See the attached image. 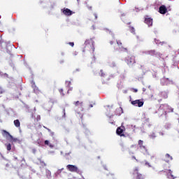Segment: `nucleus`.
Returning a JSON list of instances; mask_svg holds the SVG:
<instances>
[{
	"label": "nucleus",
	"mask_w": 179,
	"mask_h": 179,
	"mask_svg": "<svg viewBox=\"0 0 179 179\" xmlns=\"http://www.w3.org/2000/svg\"><path fill=\"white\" fill-rule=\"evenodd\" d=\"M85 46L83 50V52H85V51H91L92 52H94V41H93L92 38L85 41Z\"/></svg>",
	"instance_id": "f257e3e1"
},
{
	"label": "nucleus",
	"mask_w": 179,
	"mask_h": 179,
	"mask_svg": "<svg viewBox=\"0 0 179 179\" xmlns=\"http://www.w3.org/2000/svg\"><path fill=\"white\" fill-rule=\"evenodd\" d=\"M138 143L139 149L141 153H143V155H144L145 156H150V153H149V150H148L146 146L143 145V141L139 140L138 141Z\"/></svg>",
	"instance_id": "f03ea898"
},
{
	"label": "nucleus",
	"mask_w": 179,
	"mask_h": 179,
	"mask_svg": "<svg viewBox=\"0 0 179 179\" xmlns=\"http://www.w3.org/2000/svg\"><path fill=\"white\" fill-rule=\"evenodd\" d=\"M125 62L127 64V65H134V64H136V62L135 61V56L134 55H129L125 58Z\"/></svg>",
	"instance_id": "7ed1b4c3"
},
{
	"label": "nucleus",
	"mask_w": 179,
	"mask_h": 179,
	"mask_svg": "<svg viewBox=\"0 0 179 179\" xmlns=\"http://www.w3.org/2000/svg\"><path fill=\"white\" fill-rule=\"evenodd\" d=\"M133 176H136V179H143V175L139 173V168L135 167L132 173Z\"/></svg>",
	"instance_id": "20e7f679"
},
{
	"label": "nucleus",
	"mask_w": 179,
	"mask_h": 179,
	"mask_svg": "<svg viewBox=\"0 0 179 179\" xmlns=\"http://www.w3.org/2000/svg\"><path fill=\"white\" fill-rule=\"evenodd\" d=\"M66 169L71 173H79V169L75 165L69 164L66 166Z\"/></svg>",
	"instance_id": "39448f33"
},
{
	"label": "nucleus",
	"mask_w": 179,
	"mask_h": 179,
	"mask_svg": "<svg viewBox=\"0 0 179 179\" xmlns=\"http://www.w3.org/2000/svg\"><path fill=\"white\" fill-rule=\"evenodd\" d=\"M144 103L145 102H143L141 99H136L131 101L132 106H135L136 107H143Z\"/></svg>",
	"instance_id": "423d86ee"
},
{
	"label": "nucleus",
	"mask_w": 179,
	"mask_h": 179,
	"mask_svg": "<svg viewBox=\"0 0 179 179\" xmlns=\"http://www.w3.org/2000/svg\"><path fill=\"white\" fill-rule=\"evenodd\" d=\"M145 23L148 24L149 27H150V26H153V19L146 16L145 18Z\"/></svg>",
	"instance_id": "0eeeda50"
},
{
	"label": "nucleus",
	"mask_w": 179,
	"mask_h": 179,
	"mask_svg": "<svg viewBox=\"0 0 179 179\" xmlns=\"http://www.w3.org/2000/svg\"><path fill=\"white\" fill-rule=\"evenodd\" d=\"M62 11L66 16H71V15H73V12H72L69 8H63L62 9Z\"/></svg>",
	"instance_id": "6e6552de"
},
{
	"label": "nucleus",
	"mask_w": 179,
	"mask_h": 179,
	"mask_svg": "<svg viewBox=\"0 0 179 179\" xmlns=\"http://www.w3.org/2000/svg\"><path fill=\"white\" fill-rule=\"evenodd\" d=\"M117 44L119 46L120 51H124V52H128V48H124L122 46V42H121V41H117Z\"/></svg>",
	"instance_id": "1a4fd4ad"
},
{
	"label": "nucleus",
	"mask_w": 179,
	"mask_h": 179,
	"mask_svg": "<svg viewBox=\"0 0 179 179\" xmlns=\"http://www.w3.org/2000/svg\"><path fill=\"white\" fill-rule=\"evenodd\" d=\"M159 13H161V15H166V13H167V8H166V6L162 5L159 7Z\"/></svg>",
	"instance_id": "9d476101"
},
{
	"label": "nucleus",
	"mask_w": 179,
	"mask_h": 179,
	"mask_svg": "<svg viewBox=\"0 0 179 179\" xmlns=\"http://www.w3.org/2000/svg\"><path fill=\"white\" fill-rule=\"evenodd\" d=\"M159 110H163L165 114H167V112L169 111V105L162 104L159 107Z\"/></svg>",
	"instance_id": "9b49d317"
},
{
	"label": "nucleus",
	"mask_w": 179,
	"mask_h": 179,
	"mask_svg": "<svg viewBox=\"0 0 179 179\" xmlns=\"http://www.w3.org/2000/svg\"><path fill=\"white\" fill-rule=\"evenodd\" d=\"M116 134L117 135H119V136H125V134H124V129H122L121 127H117Z\"/></svg>",
	"instance_id": "f8f14e48"
},
{
	"label": "nucleus",
	"mask_w": 179,
	"mask_h": 179,
	"mask_svg": "<svg viewBox=\"0 0 179 179\" xmlns=\"http://www.w3.org/2000/svg\"><path fill=\"white\" fill-rule=\"evenodd\" d=\"M164 160L166 162V163H170L171 160H173V157L169 154H166Z\"/></svg>",
	"instance_id": "ddd939ff"
},
{
	"label": "nucleus",
	"mask_w": 179,
	"mask_h": 179,
	"mask_svg": "<svg viewBox=\"0 0 179 179\" xmlns=\"http://www.w3.org/2000/svg\"><path fill=\"white\" fill-rule=\"evenodd\" d=\"M31 85L34 92H38V87H37V85H36V83L34 81L32 80L31 82Z\"/></svg>",
	"instance_id": "4468645a"
},
{
	"label": "nucleus",
	"mask_w": 179,
	"mask_h": 179,
	"mask_svg": "<svg viewBox=\"0 0 179 179\" xmlns=\"http://www.w3.org/2000/svg\"><path fill=\"white\" fill-rule=\"evenodd\" d=\"M1 134L3 136H9V138H12V135L9 134L6 130H2Z\"/></svg>",
	"instance_id": "2eb2a0df"
},
{
	"label": "nucleus",
	"mask_w": 179,
	"mask_h": 179,
	"mask_svg": "<svg viewBox=\"0 0 179 179\" xmlns=\"http://www.w3.org/2000/svg\"><path fill=\"white\" fill-rule=\"evenodd\" d=\"M73 104H74V106H76V107H83V102L79 101H75L73 103Z\"/></svg>",
	"instance_id": "dca6fc26"
},
{
	"label": "nucleus",
	"mask_w": 179,
	"mask_h": 179,
	"mask_svg": "<svg viewBox=\"0 0 179 179\" xmlns=\"http://www.w3.org/2000/svg\"><path fill=\"white\" fill-rule=\"evenodd\" d=\"M14 125L16 127V128L20 127V121L19 120H14Z\"/></svg>",
	"instance_id": "f3484780"
},
{
	"label": "nucleus",
	"mask_w": 179,
	"mask_h": 179,
	"mask_svg": "<svg viewBox=\"0 0 179 179\" xmlns=\"http://www.w3.org/2000/svg\"><path fill=\"white\" fill-rule=\"evenodd\" d=\"M45 145H47L51 148H54V145L52 144H50V141L48 140L45 141Z\"/></svg>",
	"instance_id": "a211bd4d"
},
{
	"label": "nucleus",
	"mask_w": 179,
	"mask_h": 179,
	"mask_svg": "<svg viewBox=\"0 0 179 179\" xmlns=\"http://www.w3.org/2000/svg\"><path fill=\"white\" fill-rule=\"evenodd\" d=\"M129 31H131V33H132L133 34H135V28L134 27L129 26Z\"/></svg>",
	"instance_id": "6ab92c4d"
},
{
	"label": "nucleus",
	"mask_w": 179,
	"mask_h": 179,
	"mask_svg": "<svg viewBox=\"0 0 179 179\" xmlns=\"http://www.w3.org/2000/svg\"><path fill=\"white\" fill-rule=\"evenodd\" d=\"M10 142H17L19 141V139L16 138H13V136H12V138H10Z\"/></svg>",
	"instance_id": "aec40b11"
},
{
	"label": "nucleus",
	"mask_w": 179,
	"mask_h": 179,
	"mask_svg": "<svg viewBox=\"0 0 179 179\" xmlns=\"http://www.w3.org/2000/svg\"><path fill=\"white\" fill-rule=\"evenodd\" d=\"M171 177L173 178V179H176V177H174V176L173 175V171L171 170V169H169L168 170Z\"/></svg>",
	"instance_id": "412c9836"
},
{
	"label": "nucleus",
	"mask_w": 179,
	"mask_h": 179,
	"mask_svg": "<svg viewBox=\"0 0 179 179\" xmlns=\"http://www.w3.org/2000/svg\"><path fill=\"white\" fill-rule=\"evenodd\" d=\"M6 149H7V150H8V151L11 150V149H12V145H10V143L7 144V145H6Z\"/></svg>",
	"instance_id": "4be33fe9"
},
{
	"label": "nucleus",
	"mask_w": 179,
	"mask_h": 179,
	"mask_svg": "<svg viewBox=\"0 0 179 179\" xmlns=\"http://www.w3.org/2000/svg\"><path fill=\"white\" fill-rule=\"evenodd\" d=\"M59 92L60 94H62V96H65V93H64V89H59Z\"/></svg>",
	"instance_id": "5701e85b"
},
{
	"label": "nucleus",
	"mask_w": 179,
	"mask_h": 179,
	"mask_svg": "<svg viewBox=\"0 0 179 179\" xmlns=\"http://www.w3.org/2000/svg\"><path fill=\"white\" fill-rule=\"evenodd\" d=\"M131 91L134 92V93H138V89L136 88H131Z\"/></svg>",
	"instance_id": "b1692460"
},
{
	"label": "nucleus",
	"mask_w": 179,
	"mask_h": 179,
	"mask_svg": "<svg viewBox=\"0 0 179 179\" xmlns=\"http://www.w3.org/2000/svg\"><path fill=\"white\" fill-rule=\"evenodd\" d=\"M69 45H71V47H73L75 45V43L73 42H69Z\"/></svg>",
	"instance_id": "393cba45"
},
{
	"label": "nucleus",
	"mask_w": 179,
	"mask_h": 179,
	"mask_svg": "<svg viewBox=\"0 0 179 179\" xmlns=\"http://www.w3.org/2000/svg\"><path fill=\"white\" fill-rule=\"evenodd\" d=\"M62 170H64V168L61 169H59L57 171V174H61V171H62Z\"/></svg>",
	"instance_id": "a878e982"
},
{
	"label": "nucleus",
	"mask_w": 179,
	"mask_h": 179,
	"mask_svg": "<svg viewBox=\"0 0 179 179\" xmlns=\"http://www.w3.org/2000/svg\"><path fill=\"white\" fill-rule=\"evenodd\" d=\"M3 93V90H2V87H0V94H2Z\"/></svg>",
	"instance_id": "bb28decb"
},
{
	"label": "nucleus",
	"mask_w": 179,
	"mask_h": 179,
	"mask_svg": "<svg viewBox=\"0 0 179 179\" xmlns=\"http://www.w3.org/2000/svg\"><path fill=\"white\" fill-rule=\"evenodd\" d=\"M100 72H101V76H104V73H103V70H101L100 71Z\"/></svg>",
	"instance_id": "cd10ccee"
},
{
	"label": "nucleus",
	"mask_w": 179,
	"mask_h": 179,
	"mask_svg": "<svg viewBox=\"0 0 179 179\" xmlns=\"http://www.w3.org/2000/svg\"><path fill=\"white\" fill-rule=\"evenodd\" d=\"M73 55L74 57H76V55H78V52H74L73 53Z\"/></svg>",
	"instance_id": "c85d7f7f"
},
{
	"label": "nucleus",
	"mask_w": 179,
	"mask_h": 179,
	"mask_svg": "<svg viewBox=\"0 0 179 179\" xmlns=\"http://www.w3.org/2000/svg\"><path fill=\"white\" fill-rule=\"evenodd\" d=\"M66 83L68 84V88H69V86L71 85V81H67Z\"/></svg>",
	"instance_id": "c756f323"
},
{
	"label": "nucleus",
	"mask_w": 179,
	"mask_h": 179,
	"mask_svg": "<svg viewBox=\"0 0 179 179\" xmlns=\"http://www.w3.org/2000/svg\"><path fill=\"white\" fill-rule=\"evenodd\" d=\"M47 173L48 174L49 177H51V171H48Z\"/></svg>",
	"instance_id": "7c9ffc66"
},
{
	"label": "nucleus",
	"mask_w": 179,
	"mask_h": 179,
	"mask_svg": "<svg viewBox=\"0 0 179 179\" xmlns=\"http://www.w3.org/2000/svg\"><path fill=\"white\" fill-rule=\"evenodd\" d=\"M89 108H93V104H90Z\"/></svg>",
	"instance_id": "2f4dec72"
},
{
	"label": "nucleus",
	"mask_w": 179,
	"mask_h": 179,
	"mask_svg": "<svg viewBox=\"0 0 179 179\" xmlns=\"http://www.w3.org/2000/svg\"><path fill=\"white\" fill-rule=\"evenodd\" d=\"M95 19H97V14H94Z\"/></svg>",
	"instance_id": "473e14b6"
},
{
	"label": "nucleus",
	"mask_w": 179,
	"mask_h": 179,
	"mask_svg": "<svg viewBox=\"0 0 179 179\" xmlns=\"http://www.w3.org/2000/svg\"><path fill=\"white\" fill-rule=\"evenodd\" d=\"M110 44L111 45H113V44H114V42H113V41H111L110 42Z\"/></svg>",
	"instance_id": "72a5a7b5"
},
{
	"label": "nucleus",
	"mask_w": 179,
	"mask_h": 179,
	"mask_svg": "<svg viewBox=\"0 0 179 179\" xmlns=\"http://www.w3.org/2000/svg\"><path fill=\"white\" fill-rule=\"evenodd\" d=\"M132 159H134V160H137V159H136V157L135 156H133V157H132Z\"/></svg>",
	"instance_id": "f704fd0d"
},
{
	"label": "nucleus",
	"mask_w": 179,
	"mask_h": 179,
	"mask_svg": "<svg viewBox=\"0 0 179 179\" xmlns=\"http://www.w3.org/2000/svg\"><path fill=\"white\" fill-rule=\"evenodd\" d=\"M69 90H72V89L68 90V91H67L68 94H69Z\"/></svg>",
	"instance_id": "c9c22d12"
},
{
	"label": "nucleus",
	"mask_w": 179,
	"mask_h": 179,
	"mask_svg": "<svg viewBox=\"0 0 179 179\" xmlns=\"http://www.w3.org/2000/svg\"><path fill=\"white\" fill-rule=\"evenodd\" d=\"M129 153L131 154V155H134V152L129 151Z\"/></svg>",
	"instance_id": "e433bc0d"
},
{
	"label": "nucleus",
	"mask_w": 179,
	"mask_h": 179,
	"mask_svg": "<svg viewBox=\"0 0 179 179\" xmlns=\"http://www.w3.org/2000/svg\"><path fill=\"white\" fill-rule=\"evenodd\" d=\"M131 148H135V145H131Z\"/></svg>",
	"instance_id": "4c0bfd02"
},
{
	"label": "nucleus",
	"mask_w": 179,
	"mask_h": 179,
	"mask_svg": "<svg viewBox=\"0 0 179 179\" xmlns=\"http://www.w3.org/2000/svg\"><path fill=\"white\" fill-rule=\"evenodd\" d=\"M113 66H115V63H113Z\"/></svg>",
	"instance_id": "58836bf2"
},
{
	"label": "nucleus",
	"mask_w": 179,
	"mask_h": 179,
	"mask_svg": "<svg viewBox=\"0 0 179 179\" xmlns=\"http://www.w3.org/2000/svg\"><path fill=\"white\" fill-rule=\"evenodd\" d=\"M89 9H92V7H89Z\"/></svg>",
	"instance_id": "ea45409f"
},
{
	"label": "nucleus",
	"mask_w": 179,
	"mask_h": 179,
	"mask_svg": "<svg viewBox=\"0 0 179 179\" xmlns=\"http://www.w3.org/2000/svg\"><path fill=\"white\" fill-rule=\"evenodd\" d=\"M78 1V2H79V0H77Z\"/></svg>",
	"instance_id": "a19ab883"
}]
</instances>
